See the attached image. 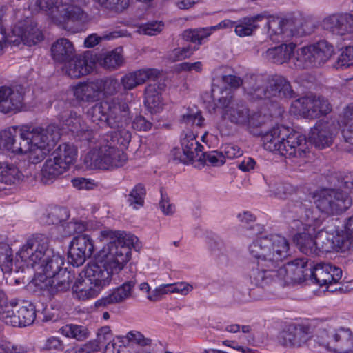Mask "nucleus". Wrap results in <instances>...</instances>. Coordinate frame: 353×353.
Segmentation results:
<instances>
[{"instance_id": "e433bc0d", "label": "nucleus", "mask_w": 353, "mask_h": 353, "mask_svg": "<svg viewBox=\"0 0 353 353\" xmlns=\"http://www.w3.org/2000/svg\"><path fill=\"white\" fill-rule=\"evenodd\" d=\"M24 175L19 168L8 162H0V184L11 185L19 183Z\"/></svg>"}, {"instance_id": "1a4fd4ad", "label": "nucleus", "mask_w": 353, "mask_h": 353, "mask_svg": "<svg viewBox=\"0 0 353 353\" xmlns=\"http://www.w3.org/2000/svg\"><path fill=\"white\" fill-rule=\"evenodd\" d=\"M39 8L63 29L72 33L83 30L87 14L79 6H63L62 0H38Z\"/></svg>"}, {"instance_id": "e2e57ef3", "label": "nucleus", "mask_w": 353, "mask_h": 353, "mask_svg": "<svg viewBox=\"0 0 353 353\" xmlns=\"http://www.w3.org/2000/svg\"><path fill=\"white\" fill-rule=\"evenodd\" d=\"M160 192L161 200L159 201V208L162 212L165 215H171L174 214L175 210L174 205L170 203L169 197L162 189Z\"/></svg>"}, {"instance_id": "5701e85b", "label": "nucleus", "mask_w": 353, "mask_h": 353, "mask_svg": "<svg viewBox=\"0 0 353 353\" xmlns=\"http://www.w3.org/2000/svg\"><path fill=\"white\" fill-rule=\"evenodd\" d=\"M333 236L331 237L327 232L323 231L317 222V231L315 234L317 256L321 253L331 252L332 251L344 252L345 249L341 247L339 241H341V236L338 233V227L334 225L332 231Z\"/></svg>"}, {"instance_id": "052dcab7", "label": "nucleus", "mask_w": 353, "mask_h": 353, "mask_svg": "<svg viewBox=\"0 0 353 353\" xmlns=\"http://www.w3.org/2000/svg\"><path fill=\"white\" fill-rule=\"evenodd\" d=\"M0 263L6 265L8 268L12 267V251L8 245L4 244L0 247Z\"/></svg>"}, {"instance_id": "423d86ee", "label": "nucleus", "mask_w": 353, "mask_h": 353, "mask_svg": "<svg viewBox=\"0 0 353 353\" xmlns=\"http://www.w3.org/2000/svg\"><path fill=\"white\" fill-rule=\"evenodd\" d=\"M19 259L32 268L41 262V272L37 276L52 278L62 270H65L62 268L63 259L59 254H54L48 248L47 240L42 236H34L28 239L17 254L16 261H19Z\"/></svg>"}, {"instance_id": "4d7b16f0", "label": "nucleus", "mask_w": 353, "mask_h": 353, "mask_svg": "<svg viewBox=\"0 0 353 353\" xmlns=\"http://www.w3.org/2000/svg\"><path fill=\"white\" fill-rule=\"evenodd\" d=\"M173 293H174V283L163 284L156 288L151 294H148L147 298L148 300L155 302L159 301L162 296Z\"/></svg>"}, {"instance_id": "0eeeda50", "label": "nucleus", "mask_w": 353, "mask_h": 353, "mask_svg": "<svg viewBox=\"0 0 353 353\" xmlns=\"http://www.w3.org/2000/svg\"><path fill=\"white\" fill-rule=\"evenodd\" d=\"M255 132H261L256 136H262L263 145L266 150L279 154L285 158H302L308 152L306 137L294 131L288 134V130L276 125L263 133L255 129Z\"/></svg>"}, {"instance_id": "ea45409f", "label": "nucleus", "mask_w": 353, "mask_h": 353, "mask_svg": "<svg viewBox=\"0 0 353 353\" xmlns=\"http://www.w3.org/2000/svg\"><path fill=\"white\" fill-rule=\"evenodd\" d=\"M163 85L157 83L149 84L145 90V104L150 110L159 111L162 108V102L159 90Z\"/></svg>"}, {"instance_id": "ddd939ff", "label": "nucleus", "mask_w": 353, "mask_h": 353, "mask_svg": "<svg viewBox=\"0 0 353 353\" xmlns=\"http://www.w3.org/2000/svg\"><path fill=\"white\" fill-rule=\"evenodd\" d=\"M313 198L319 211L327 215L339 214L347 210L352 203L347 193L334 188L317 191Z\"/></svg>"}, {"instance_id": "79ce46f5", "label": "nucleus", "mask_w": 353, "mask_h": 353, "mask_svg": "<svg viewBox=\"0 0 353 353\" xmlns=\"http://www.w3.org/2000/svg\"><path fill=\"white\" fill-rule=\"evenodd\" d=\"M221 81L224 88H220L219 86L213 85L212 88V97L214 101L216 100L217 93L221 95V90L227 89L232 93V89H237L243 84V79L235 74H223L221 77Z\"/></svg>"}, {"instance_id": "13d9d810", "label": "nucleus", "mask_w": 353, "mask_h": 353, "mask_svg": "<svg viewBox=\"0 0 353 353\" xmlns=\"http://www.w3.org/2000/svg\"><path fill=\"white\" fill-rule=\"evenodd\" d=\"M70 213L66 208L54 207L51 208L46 214V218L52 221H68Z\"/></svg>"}, {"instance_id": "f03ea898", "label": "nucleus", "mask_w": 353, "mask_h": 353, "mask_svg": "<svg viewBox=\"0 0 353 353\" xmlns=\"http://www.w3.org/2000/svg\"><path fill=\"white\" fill-rule=\"evenodd\" d=\"M60 139L59 129L54 125L46 128L23 125L0 132V148L14 154H28L34 164L41 161Z\"/></svg>"}, {"instance_id": "2eb2a0df", "label": "nucleus", "mask_w": 353, "mask_h": 353, "mask_svg": "<svg viewBox=\"0 0 353 353\" xmlns=\"http://www.w3.org/2000/svg\"><path fill=\"white\" fill-rule=\"evenodd\" d=\"M293 106L304 118L314 119L327 115L332 110L328 100L321 96L308 95L296 99Z\"/></svg>"}, {"instance_id": "69168bd1", "label": "nucleus", "mask_w": 353, "mask_h": 353, "mask_svg": "<svg viewBox=\"0 0 353 353\" xmlns=\"http://www.w3.org/2000/svg\"><path fill=\"white\" fill-rule=\"evenodd\" d=\"M127 338L130 341L134 342L141 346H148L151 344L152 341L145 338L139 332H129Z\"/></svg>"}, {"instance_id": "c85d7f7f", "label": "nucleus", "mask_w": 353, "mask_h": 353, "mask_svg": "<svg viewBox=\"0 0 353 353\" xmlns=\"http://www.w3.org/2000/svg\"><path fill=\"white\" fill-rule=\"evenodd\" d=\"M159 75L160 72L157 69H141L125 74L121 77L120 83L125 90H131L147 80L155 81Z\"/></svg>"}, {"instance_id": "7ed1b4c3", "label": "nucleus", "mask_w": 353, "mask_h": 353, "mask_svg": "<svg viewBox=\"0 0 353 353\" xmlns=\"http://www.w3.org/2000/svg\"><path fill=\"white\" fill-rule=\"evenodd\" d=\"M90 120L97 125L105 124L114 129L107 135V142L112 145L127 147L131 132L125 128L130 119L128 103L121 97L106 99L95 103L87 111Z\"/></svg>"}, {"instance_id": "4c0bfd02", "label": "nucleus", "mask_w": 353, "mask_h": 353, "mask_svg": "<svg viewBox=\"0 0 353 353\" xmlns=\"http://www.w3.org/2000/svg\"><path fill=\"white\" fill-rule=\"evenodd\" d=\"M52 156L61 161V163L68 169L77 159V148L72 143H64L59 145Z\"/></svg>"}, {"instance_id": "a211bd4d", "label": "nucleus", "mask_w": 353, "mask_h": 353, "mask_svg": "<svg viewBox=\"0 0 353 353\" xmlns=\"http://www.w3.org/2000/svg\"><path fill=\"white\" fill-rule=\"evenodd\" d=\"M56 108L58 112L57 114L59 121L67 128L68 130L79 133L81 131L83 132L85 139L88 142H92V131L86 130L84 132L82 127L83 120L80 114L73 110L70 105L64 101H59L56 105Z\"/></svg>"}, {"instance_id": "de8ad7c7", "label": "nucleus", "mask_w": 353, "mask_h": 353, "mask_svg": "<svg viewBox=\"0 0 353 353\" xmlns=\"http://www.w3.org/2000/svg\"><path fill=\"white\" fill-rule=\"evenodd\" d=\"M181 122L188 125L201 127L204 122V118L200 111L188 108L186 112L181 116Z\"/></svg>"}, {"instance_id": "bf43d9fd", "label": "nucleus", "mask_w": 353, "mask_h": 353, "mask_svg": "<svg viewBox=\"0 0 353 353\" xmlns=\"http://www.w3.org/2000/svg\"><path fill=\"white\" fill-rule=\"evenodd\" d=\"M152 126V123L142 115L136 116L132 121V128L137 131H148Z\"/></svg>"}, {"instance_id": "864d4df0", "label": "nucleus", "mask_w": 353, "mask_h": 353, "mask_svg": "<svg viewBox=\"0 0 353 353\" xmlns=\"http://www.w3.org/2000/svg\"><path fill=\"white\" fill-rule=\"evenodd\" d=\"M102 7L114 11L122 12L130 4V0H94Z\"/></svg>"}, {"instance_id": "4468645a", "label": "nucleus", "mask_w": 353, "mask_h": 353, "mask_svg": "<svg viewBox=\"0 0 353 353\" xmlns=\"http://www.w3.org/2000/svg\"><path fill=\"white\" fill-rule=\"evenodd\" d=\"M334 47L325 40L297 50L295 64L302 68L318 66L325 63L333 54Z\"/></svg>"}, {"instance_id": "a18cd8bd", "label": "nucleus", "mask_w": 353, "mask_h": 353, "mask_svg": "<svg viewBox=\"0 0 353 353\" xmlns=\"http://www.w3.org/2000/svg\"><path fill=\"white\" fill-rule=\"evenodd\" d=\"M121 48H118L105 53L101 61V65L106 69L112 70L119 68L123 62V56L121 54Z\"/></svg>"}, {"instance_id": "f3484780", "label": "nucleus", "mask_w": 353, "mask_h": 353, "mask_svg": "<svg viewBox=\"0 0 353 353\" xmlns=\"http://www.w3.org/2000/svg\"><path fill=\"white\" fill-rule=\"evenodd\" d=\"M312 337V330L310 325L292 324L279 333L278 341L286 347L299 348L307 345Z\"/></svg>"}, {"instance_id": "72a5a7b5", "label": "nucleus", "mask_w": 353, "mask_h": 353, "mask_svg": "<svg viewBox=\"0 0 353 353\" xmlns=\"http://www.w3.org/2000/svg\"><path fill=\"white\" fill-rule=\"evenodd\" d=\"M53 59L59 63L67 62L74 57V48L72 42L65 38L57 39L51 47Z\"/></svg>"}, {"instance_id": "dca6fc26", "label": "nucleus", "mask_w": 353, "mask_h": 353, "mask_svg": "<svg viewBox=\"0 0 353 353\" xmlns=\"http://www.w3.org/2000/svg\"><path fill=\"white\" fill-rule=\"evenodd\" d=\"M10 37L9 41L14 46H18L22 42L26 46H32L43 39V33L37 27V24L29 19L16 24Z\"/></svg>"}, {"instance_id": "603ef678", "label": "nucleus", "mask_w": 353, "mask_h": 353, "mask_svg": "<svg viewBox=\"0 0 353 353\" xmlns=\"http://www.w3.org/2000/svg\"><path fill=\"white\" fill-rule=\"evenodd\" d=\"M121 34L118 31L111 32L108 34H103L99 36L97 34H91L88 35L84 40V46L86 48H93L99 44L102 40H111L121 37Z\"/></svg>"}, {"instance_id": "774afa93", "label": "nucleus", "mask_w": 353, "mask_h": 353, "mask_svg": "<svg viewBox=\"0 0 353 353\" xmlns=\"http://www.w3.org/2000/svg\"><path fill=\"white\" fill-rule=\"evenodd\" d=\"M274 192L277 196L283 198L293 192V187L290 183L281 182L275 184Z\"/></svg>"}, {"instance_id": "b1692460", "label": "nucleus", "mask_w": 353, "mask_h": 353, "mask_svg": "<svg viewBox=\"0 0 353 353\" xmlns=\"http://www.w3.org/2000/svg\"><path fill=\"white\" fill-rule=\"evenodd\" d=\"M23 94L17 88L9 86H0V112L17 113L23 107Z\"/></svg>"}, {"instance_id": "6e6d98bb", "label": "nucleus", "mask_w": 353, "mask_h": 353, "mask_svg": "<svg viewBox=\"0 0 353 353\" xmlns=\"http://www.w3.org/2000/svg\"><path fill=\"white\" fill-rule=\"evenodd\" d=\"M64 349L63 341L55 336L47 338L42 345V350L45 351L63 352Z\"/></svg>"}, {"instance_id": "3c124183", "label": "nucleus", "mask_w": 353, "mask_h": 353, "mask_svg": "<svg viewBox=\"0 0 353 353\" xmlns=\"http://www.w3.org/2000/svg\"><path fill=\"white\" fill-rule=\"evenodd\" d=\"M18 318L21 321L20 327H26L31 325L36 317V313L34 307L30 305V307L21 306L17 310Z\"/></svg>"}, {"instance_id": "37998d69", "label": "nucleus", "mask_w": 353, "mask_h": 353, "mask_svg": "<svg viewBox=\"0 0 353 353\" xmlns=\"http://www.w3.org/2000/svg\"><path fill=\"white\" fill-rule=\"evenodd\" d=\"M146 195L145 185L137 183L128 195L127 202L130 207L138 210L144 205V199Z\"/></svg>"}, {"instance_id": "473e14b6", "label": "nucleus", "mask_w": 353, "mask_h": 353, "mask_svg": "<svg viewBox=\"0 0 353 353\" xmlns=\"http://www.w3.org/2000/svg\"><path fill=\"white\" fill-rule=\"evenodd\" d=\"M66 66L67 74L73 79H77L81 76L90 74L94 67V62L88 59L85 56H79L68 61Z\"/></svg>"}, {"instance_id": "bb28decb", "label": "nucleus", "mask_w": 353, "mask_h": 353, "mask_svg": "<svg viewBox=\"0 0 353 353\" xmlns=\"http://www.w3.org/2000/svg\"><path fill=\"white\" fill-rule=\"evenodd\" d=\"M309 270L315 283L320 286L336 283L342 276V270L330 263H319Z\"/></svg>"}, {"instance_id": "412c9836", "label": "nucleus", "mask_w": 353, "mask_h": 353, "mask_svg": "<svg viewBox=\"0 0 353 353\" xmlns=\"http://www.w3.org/2000/svg\"><path fill=\"white\" fill-rule=\"evenodd\" d=\"M216 26H212L210 28L188 29L183 32V38L187 41L192 42L195 45L192 47L188 46L187 47L178 48L174 50L173 55L174 58V61L185 59L190 57L194 51L199 50V45L202 43L203 39L209 37L212 30H215Z\"/></svg>"}, {"instance_id": "f8f14e48", "label": "nucleus", "mask_w": 353, "mask_h": 353, "mask_svg": "<svg viewBox=\"0 0 353 353\" xmlns=\"http://www.w3.org/2000/svg\"><path fill=\"white\" fill-rule=\"evenodd\" d=\"M314 342L319 347L334 353H350L353 351V334L348 328H319Z\"/></svg>"}, {"instance_id": "f704fd0d", "label": "nucleus", "mask_w": 353, "mask_h": 353, "mask_svg": "<svg viewBox=\"0 0 353 353\" xmlns=\"http://www.w3.org/2000/svg\"><path fill=\"white\" fill-rule=\"evenodd\" d=\"M67 170L68 168L56 157L49 158L41 169V181L44 184H50Z\"/></svg>"}, {"instance_id": "49530a36", "label": "nucleus", "mask_w": 353, "mask_h": 353, "mask_svg": "<svg viewBox=\"0 0 353 353\" xmlns=\"http://www.w3.org/2000/svg\"><path fill=\"white\" fill-rule=\"evenodd\" d=\"M97 80L98 83H100L101 93L105 97L115 95L121 89V83L116 78L108 77Z\"/></svg>"}, {"instance_id": "c9c22d12", "label": "nucleus", "mask_w": 353, "mask_h": 353, "mask_svg": "<svg viewBox=\"0 0 353 353\" xmlns=\"http://www.w3.org/2000/svg\"><path fill=\"white\" fill-rule=\"evenodd\" d=\"M296 43L290 42L279 46L268 49L265 52V58L274 63L282 64L288 61L294 53Z\"/></svg>"}, {"instance_id": "39448f33", "label": "nucleus", "mask_w": 353, "mask_h": 353, "mask_svg": "<svg viewBox=\"0 0 353 353\" xmlns=\"http://www.w3.org/2000/svg\"><path fill=\"white\" fill-rule=\"evenodd\" d=\"M265 20L270 37L273 41L288 42L293 37H300L310 34L307 23L302 19L267 18L258 14L248 19L247 22L235 25L234 31L239 37L251 35L259 27L258 21Z\"/></svg>"}, {"instance_id": "4be33fe9", "label": "nucleus", "mask_w": 353, "mask_h": 353, "mask_svg": "<svg viewBox=\"0 0 353 353\" xmlns=\"http://www.w3.org/2000/svg\"><path fill=\"white\" fill-rule=\"evenodd\" d=\"M317 231V222H307L303 224V232L294 237L299 250L303 254L312 256H317L315 234Z\"/></svg>"}, {"instance_id": "c756f323", "label": "nucleus", "mask_w": 353, "mask_h": 353, "mask_svg": "<svg viewBox=\"0 0 353 353\" xmlns=\"http://www.w3.org/2000/svg\"><path fill=\"white\" fill-rule=\"evenodd\" d=\"M309 139L319 149L329 147L333 142V132L330 123L327 122L316 123L310 130Z\"/></svg>"}, {"instance_id": "f257e3e1", "label": "nucleus", "mask_w": 353, "mask_h": 353, "mask_svg": "<svg viewBox=\"0 0 353 353\" xmlns=\"http://www.w3.org/2000/svg\"><path fill=\"white\" fill-rule=\"evenodd\" d=\"M288 241L283 236L272 234L254 240L249 246L250 254L257 259L248 276L256 289L252 291L256 299H268L278 287L291 282L304 280L311 276L305 259L295 260L281 265V262L290 254Z\"/></svg>"}, {"instance_id": "cd10ccee", "label": "nucleus", "mask_w": 353, "mask_h": 353, "mask_svg": "<svg viewBox=\"0 0 353 353\" xmlns=\"http://www.w3.org/2000/svg\"><path fill=\"white\" fill-rule=\"evenodd\" d=\"M137 283V281L135 277H132L130 281H127L114 288L108 296L99 299L95 305L97 307H105L108 305L124 303L132 296L133 289Z\"/></svg>"}, {"instance_id": "20e7f679", "label": "nucleus", "mask_w": 353, "mask_h": 353, "mask_svg": "<svg viewBox=\"0 0 353 353\" xmlns=\"http://www.w3.org/2000/svg\"><path fill=\"white\" fill-rule=\"evenodd\" d=\"M99 239L112 241L99 251L95 262L114 271H121L131 259L132 248L140 246L138 238L134 234L108 228L101 230Z\"/></svg>"}, {"instance_id": "9b49d317", "label": "nucleus", "mask_w": 353, "mask_h": 353, "mask_svg": "<svg viewBox=\"0 0 353 353\" xmlns=\"http://www.w3.org/2000/svg\"><path fill=\"white\" fill-rule=\"evenodd\" d=\"M127 160V155L123 150L107 142L88 152L84 163L90 169L110 170L123 166Z\"/></svg>"}, {"instance_id": "aec40b11", "label": "nucleus", "mask_w": 353, "mask_h": 353, "mask_svg": "<svg viewBox=\"0 0 353 353\" xmlns=\"http://www.w3.org/2000/svg\"><path fill=\"white\" fill-rule=\"evenodd\" d=\"M94 250V242L90 236L84 234L76 236L70 243L68 262L73 266H81L92 256Z\"/></svg>"}, {"instance_id": "a878e982", "label": "nucleus", "mask_w": 353, "mask_h": 353, "mask_svg": "<svg viewBox=\"0 0 353 353\" xmlns=\"http://www.w3.org/2000/svg\"><path fill=\"white\" fill-rule=\"evenodd\" d=\"M296 97V94L290 82L284 77L275 75L268 79L265 87L264 99H271L272 97L291 99Z\"/></svg>"}, {"instance_id": "6e6552de", "label": "nucleus", "mask_w": 353, "mask_h": 353, "mask_svg": "<svg viewBox=\"0 0 353 353\" xmlns=\"http://www.w3.org/2000/svg\"><path fill=\"white\" fill-rule=\"evenodd\" d=\"M221 96L217 99L219 107L223 109V117L232 123L246 126L250 133L255 132V129L261 127L263 119L258 113L251 114L246 103L241 99H234L230 90H221Z\"/></svg>"}, {"instance_id": "680f3d73", "label": "nucleus", "mask_w": 353, "mask_h": 353, "mask_svg": "<svg viewBox=\"0 0 353 353\" xmlns=\"http://www.w3.org/2000/svg\"><path fill=\"white\" fill-rule=\"evenodd\" d=\"M112 339V334L109 326H104L101 327L97 334V339H94L99 347L106 345Z\"/></svg>"}, {"instance_id": "2f4dec72", "label": "nucleus", "mask_w": 353, "mask_h": 353, "mask_svg": "<svg viewBox=\"0 0 353 353\" xmlns=\"http://www.w3.org/2000/svg\"><path fill=\"white\" fill-rule=\"evenodd\" d=\"M181 145L185 157L184 163L192 161L199 157L203 146L196 139V135L191 131L183 132L181 134Z\"/></svg>"}, {"instance_id": "c03bdc74", "label": "nucleus", "mask_w": 353, "mask_h": 353, "mask_svg": "<svg viewBox=\"0 0 353 353\" xmlns=\"http://www.w3.org/2000/svg\"><path fill=\"white\" fill-rule=\"evenodd\" d=\"M338 233L341 236L340 245L346 251L350 250L353 241V222H336Z\"/></svg>"}, {"instance_id": "6ab92c4d", "label": "nucleus", "mask_w": 353, "mask_h": 353, "mask_svg": "<svg viewBox=\"0 0 353 353\" xmlns=\"http://www.w3.org/2000/svg\"><path fill=\"white\" fill-rule=\"evenodd\" d=\"M74 279V274L65 270L52 278L37 276L34 283L41 290L46 291L50 295H54L59 292L69 290Z\"/></svg>"}, {"instance_id": "338daca9", "label": "nucleus", "mask_w": 353, "mask_h": 353, "mask_svg": "<svg viewBox=\"0 0 353 353\" xmlns=\"http://www.w3.org/2000/svg\"><path fill=\"white\" fill-rule=\"evenodd\" d=\"M245 229V234L249 236L261 234L264 230L263 225L258 222H247Z\"/></svg>"}, {"instance_id": "8fccbe9b", "label": "nucleus", "mask_w": 353, "mask_h": 353, "mask_svg": "<svg viewBox=\"0 0 353 353\" xmlns=\"http://www.w3.org/2000/svg\"><path fill=\"white\" fill-rule=\"evenodd\" d=\"M198 161L201 163L208 162L213 166H220L225 163V158L222 153L217 151H210L208 152H201Z\"/></svg>"}, {"instance_id": "393cba45", "label": "nucleus", "mask_w": 353, "mask_h": 353, "mask_svg": "<svg viewBox=\"0 0 353 353\" xmlns=\"http://www.w3.org/2000/svg\"><path fill=\"white\" fill-rule=\"evenodd\" d=\"M322 27L324 30L338 35L353 32V14L348 13L332 14L323 19Z\"/></svg>"}, {"instance_id": "58836bf2", "label": "nucleus", "mask_w": 353, "mask_h": 353, "mask_svg": "<svg viewBox=\"0 0 353 353\" xmlns=\"http://www.w3.org/2000/svg\"><path fill=\"white\" fill-rule=\"evenodd\" d=\"M59 333L63 336L81 342L90 336L88 328L84 325L69 323L59 329Z\"/></svg>"}, {"instance_id": "09e8293b", "label": "nucleus", "mask_w": 353, "mask_h": 353, "mask_svg": "<svg viewBox=\"0 0 353 353\" xmlns=\"http://www.w3.org/2000/svg\"><path fill=\"white\" fill-rule=\"evenodd\" d=\"M353 66V46H347L342 50L335 63L337 69H343Z\"/></svg>"}, {"instance_id": "5fc2aeb1", "label": "nucleus", "mask_w": 353, "mask_h": 353, "mask_svg": "<svg viewBox=\"0 0 353 353\" xmlns=\"http://www.w3.org/2000/svg\"><path fill=\"white\" fill-rule=\"evenodd\" d=\"M17 309V305H13L12 303H10V306L1 318L6 324L13 327H20L21 321L18 318Z\"/></svg>"}, {"instance_id": "7c9ffc66", "label": "nucleus", "mask_w": 353, "mask_h": 353, "mask_svg": "<svg viewBox=\"0 0 353 353\" xmlns=\"http://www.w3.org/2000/svg\"><path fill=\"white\" fill-rule=\"evenodd\" d=\"M74 96L79 102H94L99 100L100 83L98 80L78 83L73 89Z\"/></svg>"}, {"instance_id": "a19ab883", "label": "nucleus", "mask_w": 353, "mask_h": 353, "mask_svg": "<svg viewBox=\"0 0 353 353\" xmlns=\"http://www.w3.org/2000/svg\"><path fill=\"white\" fill-rule=\"evenodd\" d=\"M262 80L258 79L254 75L247 77L243 80L242 86L245 92L252 97V99H262L265 96V87L262 86Z\"/></svg>"}, {"instance_id": "9d476101", "label": "nucleus", "mask_w": 353, "mask_h": 353, "mask_svg": "<svg viewBox=\"0 0 353 353\" xmlns=\"http://www.w3.org/2000/svg\"><path fill=\"white\" fill-rule=\"evenodd\" d=\"M119 272L96 262L89 263L85 271V278L77 280L72 290L80 299L94 298L110 284L112 275Z\"/></svg>"}, {"instance_id": "0e129e2a", "label": "nucleus", "mask_w": 353, "mask_h": 353, "mask_svg": "<svg viewBox=\"0 0 353 353\" xmlns=\"http://www.w3.org/2000/svg\"><path fill=\"white\" fill-rule=\"evenodd\" d=\"M209 247L213 254L219 258L225 256V245L224 242L219 239H211L209 242Z\"/></svg>"}]
</instances>
